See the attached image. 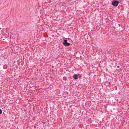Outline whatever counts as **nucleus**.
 I'll return each instance as SVG.
<instances>
[{"label": "nucleus", "mask_w": 129, "mask_h": 129, "mask_svg": "<svg viewBox=\"0 0 129 129\" xmlns=\"http://www.w3.org/2000/svg\"><path fill=\"white\" fill-rule=\"evenodd\" d=\"M118 4H119V2L116 0H114L112 2V5L113 7H117V6H118Z\"/></svg>", "instance_id": "1"}, {"label": "nucleus", "mask_w": 129, "mask_h": 129, "mask_svg": "<svg viewBox=\"0 0 129 129\" xmlns=\"http://www.w3.org/2000/svg\"><path fill=\"white\" fill-rule=\"evenodd\" d=\"M63 44L64 46H69L70 45V43L68 42L66 39L64 40Z\"/></svg>", "instance_id": "2"}, {"label": "nucleus", "mask_w": 129, "mask_h": 129, "mask_svg": "<svg viewBox=\"0 0 129 129\" xmlns=\"http://www.w3.org/2000/svg\"><path fill=\"white\" fill-rule=\"evenodd\" d=\"M73 78L74 79H76V80H77V79H78V75H74Z\"/></svg>", "instance_id": "3"}, {"label": "nucleus", "mask_w": 129, "mask_h": 129, "mask_svg": "<svg viewBox=\"0 0 129 129\" xmlns=\"http://www.w3.org/2000/svg\"><path fill=\"white\" fill-rule=\"evenodd\" d=\"M78 77H79V78H81V77H82L81 75L78 74Z\"/></svg>", "instance_id": "4"}, {"label": "nucleus", "mask_w": 129, "mask_h": 129, "mask_svg": "<svg viewBox=\"0 0 129 129\" xmlns=\"http://www.w3.org/2000/svg\"><path fill=\"white\" fill-rule=\"evenodd\" d=\"M3 113V110L0 109V114H2Z\"/></svg>", "instance_id": "5"}, {"label": "nucleus", "mask_w": 129, "mask_h": 129, "mask_svg": "<svg viewBox=\"0 0 129 129\" xmlns=\"http://www.w3.org/2000/svg\"><path fill=\"white\" fill-rule=\"evenodd\" d=\"M117 68H119V66H118V67H117Z\"/></svg>", "instance_id": "6"}]
</instances>
